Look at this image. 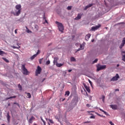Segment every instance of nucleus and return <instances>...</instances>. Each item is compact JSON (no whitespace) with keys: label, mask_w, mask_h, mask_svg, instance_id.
<instances>
[{"label":"nucleus","mask_w":125,"mask_h":125,"mask_svg":"<svg viewBox=\"0 0 125 125\" xmlns=\"http://www.w3.org/2000/svg\"><path fill=\"white\" fill-rule=\"evenodd\" d=\"M56 24H58L59 31L63 33V31H64V26H63V24L58 21H56Z\"/></svg>","instance_id":"nucleus-2"},{"label":"nucleus","mask_w":125,"mask_h":125,"mask_svg":"<svg viewBox=\"0 0 125 125\" xmlns=\"http://www.w3.org/2000/svg\"><path fill=\"white\" fill-rule=\"evenodd\" d=\"M110 106L111 108H112V109H113V110H117V109H118V106L116 105L111 104L110 105Z\"/></svg>","instance_id":"nucleus-12"},{"label":"nucleus","mask_w":125,"mask_h":125,"mask_svg":"<svg viewBox=\"0 0 125 125\" xmlns=\"http://www.w3.org/2000/svg\"><path fill=\"white\" fill-rule=\"evenodd\" d=\"M8 106H10V104H8Z\"/></svg>","instance_id":"nucleus-57"},{"label":"nucleus","mask_w":125,"mask_h":125,"mask_svg":"<svg viewBox=\"0 0 125 125\" xmlns=\"http://www.w3.org/2000/svg\"><path fill=\"white\" fill-rule=\"evenodd\" d=\"M119 89H116L115 90V91H119Z\"/></svg>","instance_id":"nucleus-51"},{"label":"nucleus","mask_w":125,"mask_h":125,"mask_svg":"<svg viewBox=\"0 0 125 125\" xmlns=\"http://www.w3.org/2000/svg\"><path fill=\"white\" fill-rule=\"evenodd\" d=\"M41 72L42 68L40 66H38L37 67V69L36 70L35 76H38V75L41 74Z\"/></svg>","instance_id":"nucleus-4"},{"label":"nucleus","mask_w":125,"mask_h":125,"mask_svg":"<svg viewBox=\"0 0 125 125\" xmlns=\"http://www.w3.org/2000/svg\"><path fill=\"white\" fill-rule=\"evenodd\" d=\"M27 33H32V31H29V30H27Z\"/></svg>","instance_id":"nucleus-52"},{"label":"nucleus","mask_w":125,"mask_h":125,"mask_svg":"<svg viewBox=\"0 0 125 125\" xmlns=\"http://www.w3.org/2000/svg\"><path fill=\"white\" fill-rule=\"evenodd\" d=\"M109 124H110V125H115L114 124V123H113V122H112V121H110V122H109Z\"/></svg>","instance_id":"nucleus-41"},{"label":"nucleus","mask_w":125,"mask_h":125,"mask_svg":"<svg viewBox=\"0 0 125 125\" xmlns=\"http://www.w3.org/2000/svg\"><path fill=\"white\" fill-rule=\"evenodd\" d=\"M67 10H71L72 9V6H68L67 8Z\"/></svg>","instance_id":"nucleus-27"},{"label":"nucleus","mask_w":125,"mask_h":125,"mask_svg":"<svg viewBox=\"0 0 125 125\" xmlns=\"http://www.w3.org/2000/svg\"><path fill=\"white\" fill-rule=\"evenodd\" d=\"M2 59H3V60H4V61L7 63H9V61H8V60H7L6 58H2Z\"/></svg>","instance_id":"nucleus-25"},{"label":"nucleus","mask_w":125,"mask_h":125,"mask_svg":"<svg viewBox=\"0 0 125 125\" xmlns=\"http://www.w3.org/2000/svg\"><path fill=\"white\" fill-rule=\"evenodd\" d=\"M12 47H13V48H17V49H19V48L20 47V46L18 45V47H16L15 46H13Z\"/></svg>","instance_id":"nucleus-29"},{"label":"nucleus","mask_w":125,"mask_h":125,"mask_svg":"<svg viewBox=\"0 0 125 125\" xmlns=\"http://www.w3.org/2000/svg\"><path fill=\"white\" fill-rule=\"evenodd\" d=\"M15 34H17V29L15 30Z\"/></svg>","instance_id":"nucleus-49"},{"label":"nucleus","mask_w":125,"mask_h":125,"mask_svg":"<svg viewBox=\"0 0 125 125\" xmlns=\"http://www.w3.org/2000/svg\"><path fill=\"white\" fill-rule=\"evenodd\" d=\"M58 60V59L57 58H54V60L53 61V63H54V64H56H56H57V63H58L57 61Z\"/></svg>","instance_id":"nucleus-17"},{"label":"nucleus","mask_w":125,"mask_h":125,"mask_svg":"<svg viewBox=\"0 0 125 125\" xmlns=\"http://www.w3.org/2000/svg\"><path fill=\"white\" fill-rule=\"evenodd\" d=\"M68 72H69V73L72 72V69H69L68 70Z\"/></svg>","instance_id":"nucleus-50"},{"label":"nucleus","mask_w":125,"mask_h":125,"mask_svg":"<svg viewBox=\"0 0 125 125\" xmlns=\"http://www.w3.org/2000/svg\"><path fill=\"white\" fill-rule=\"evenodd\" d=\"M84 124H90V121H88L84 123Z\"/></svg>","instance_id":"nucleus-44"},{"label":"nucleus","mask_w":125,"mask_h":125,"mask_svg":"<svg viewBox=\"0 0 125 125\" xmlns=\"http://www.w3.org/2000/svg\"><path fill=\"white\" fill-rule=\"evenodd\" d=\"M35 29H37V30H38L39 29V26L37 25H36L35 26Z\"/></svg>","instance_id":"nucleus-40"},{"label":"nucleus","mask_w":125,"mask_h":125,"mask_svg":"<svg viewBox=\"0 0 125 125\" xmlns=\"http://www.w3.org/2000/svg\"><path fill=\"white\" fill-rule=\"evenodd\" d=\"M27 94V98H31L32 96H31V94L30 93H25Z\"/></svg>","instance_id":"nucleus-22"},{"label":"nucleus","mask_w":125,"mask_h":125,"mask_svg":"<svg viewBox=\"0 0 125 125\" xmlns=\"http://www.w3.org/2000/svg\"><path fill=\"white\" fill-rule=\"evenodd\" d=\"M13 98H16V96H11L9 98H6V100H8V99H12Z\"/></svg>","instance_id":"nucleus-19"},{"label":"nucleus","mask_w":125,"mask_h":125,"mask_svg":"<svg viewBox=\"0 0 125 125\" xmlns=\"http://www.w3.org/2000/svg\"><path fill=\"white\" fill-rule=\"evenodd\" d=\"M40 53H41V51L38 50V52H37V53L35 55H37V56H38V54H40Z\"/></svg>","instance_id":"nucleus-34"},{"label":"nucleus","mask_w":125,"mask_h":125,"mask_svg":"<svg viewBox=\"0 0 125 125\" xmlns=\"http://www.w3.org/2000/svg\"><path fill=\"white\" fill-rule=\"evenodd\" d=\"M10 115H9V112H8L7 113V120L8 121V122L9 123V121H10Z\"/></svg>","instance_id":"nucleus-15"},{"label":"nucleus","mask_w":125,"mask_h":125,"mask_svg":"<svg viewBox=\"0 0 125 125\" xmlns=\"http://www.w3.org/2000/svg\"><path fill=\"white\" fill-rule=\"evenodd\" d=\"M21 69L23 72V75H25V76H27V75H29V71L25 67V64H22Z\"/></svg>","instance_id":"nucleus-3"},{"label":"nucleus","mask_w":125,"mask_h":125,"mask_svg":"<svg viewBox=\"0 0 125 125\" xmlns=\"http://www.w3.org/2000/svg\"><path fill=\"white\" fill-rule=\"evenodd\" d=\"M93 5V4H89L88 5L86 6L84 8V10H86L87 8H89V7H91Z\"/></svg>","instance_id":"nucleus-13"},{"label":"nucleus","mask_w":125,"mask_h":125,"mask_svg":"<svg viewBox=\"0 0 125 125\" xmlns=\"http://www.w3.org/2000/svg\"><path fill=\"white\" fill-rule=\"evenodd\" d=\"M70 94V92L68 91H67L65 92V95H67V96H69V95Z\"/></svg>","instance_id":"nucleus-28"},{"label":"nucleus","mask_w":125,"mask_h":125,"mask_svg":"<svg viewBox=\"0 0 125 125\" xmlns=\"http://www.w3.org/2000/svg\"><path fill=\"white\" fill-rule=\"evenodd\" d=\"M13 104H16V105H18V107H20V105L19 104H18L17 103H14Z\"/></svg>","instance_id":"nucleus-35"},{"label":"nucleus","mask_w":125,"mask_h":125,"mask_svg":"<svg viewBox=\"0 0 125 125\" xmlns=\"http://www.w3.org/2000/svg\"><path fill=\"white\" fill-rule=\"evenodd\" d=\"M120 79V76H119L118 74H116V76L113 77L111 79V82H115V81H118Z\"/></svg>","instance_id":"nucleus-5"},{"label":"nucleus","mask_w":125,"mask_h":125,"mask_svg":"<svg viewBox=\"0 0 125 125\" xmlns=\"http://www.w3.org/2000/svg\"><path fill=\"white\" fill-rule=\"evenodd\" d=\"M90 37H91V35H90V34H88L85 36V39L86 41H88Z\"/></svg>","instance_id":"nucleus-14"},{"label":"nucleus","mask_w":125,"mask_h":125,"mask_svg":"<svg viewBox=\"0 0 125 125\" xmlns=\"http://www.w3.org/2000/svg\"><path fill=\"white\" fill-rule=\"evenodd\" d=\"M41 121H42V122H43V124H45V122L44 121V120H43V119H42V118H41Z\"/></svg>","instance_id":"nucleus-42"},{"label":"nucleus","mask_w":125,"mask_h":125,"mask_svg":"<svg viewBox=\"0 0 125 125\" xmlns=\"http://www.w3.org/2000/svg\"><path fill=\"white\" fill-rule=\"evenodd\" d=\"M48 121H49V122H50V123H51V124H54V123L53 122V121H52V120H51V119H48Z\"/></svg>","instance_id":"nucleus-33"},{"label":"nucleus","mask_w":125,"mask_h":125,"mask_svg":"<svg viewBox=\"0 0 125 125\" xmlns=\"http://www.w3.org/2000/svg\"><path fill=\"white\" fill-rule=\"evenodd\" d=\"M122 53H125V51L122 52Z\"/></svg>","instance_id":"nucleus-58"},{"label":"nucleus","mask_w":125,"mask_h":125,"mask_svg":"<svg viewBox=\"0 0 125 125\" xmlns=\"http://www.w3.org/2000/svg\"><path fill=\"white\" fill-rule=\"evenodd\" d=\"M98 61V59H96L93 62V64H94V63H96Z\"/></svg>","instance_id":"nucleus-31"},{"label":"nucleus","mask_w":125,"mask_h":125,"mask_svg":"<svg viewBox=\"0 0 125 125\" xmlns=\"http://www.w3.org/2000/svg\"><path fill=\"white\" fill-rule=\"evenodd\" d=\"M45 22L47 24H48V22L47 21V20H45Z\"/></svg>","instance_id":"nucleus-46"},{"label":"nucleus","mask_w":125,"mask_h":125,"mask_svg":"<svg viewBox=\"0 0 125 125\" xmlns=\"http://www.w3.org/2000/svg\"><path fill=\"white\" fill-rule=\"evenodd\" d=\"M104 101H105V100L103 99V102H104Z\"/></svg>","instance_id":"nucleus-54"},{"label":"nucleus","mask_w":125,"mask_h":125,"mask_svg":"<svg viewBox=\"0 0 125 125\" xmlns=\"http://www.w3.org/2000/svg\"><path fill=\"white\" fill-rule=\"evenodd\" d=\"M56 65L57 67H62V66H63V63H57Z\"/></svg>","instance_id":"nucleus-21"},{"label":"nucleus","mask_w":125,"mask_h":125,"mask_svg":"<svg viewBox=\"0 0 125 125\" xmlns=\"http://www.w3.org/2000/svg\"><path fill=\"white\" fill-rule=\"evenodd\" d=\"M101 27V24H99L98 25H97L96 26H93L91 27V31H95L96 30H98L99 28Z\"/></svg>","instance_id":"nucleus-6"},{"label":"nucleus","mask_w":125,"mask_h":125,"mask_svg":"<svg viewBox=\"0 0 125 125\" xmlns=\"http://www.w3.org/2000/svg\"><path fill=\"white\" fill-rule=\"evenodd\" d=\"M42 59H40L39 63L42 64Z\"/></svg>","instance_id":"nucleus-38"},{"label":"nucleus","mask_w":125,"mask_h":125,"mask_svg":"<svg viewBox=\"0 0 125 125\" xmlns=\"http://www.w3.org/2000/svg\"><path fill=\"white\" fill-rule=\"evenodd\" d=\"M22 6L21 4H17L15 6V10L14 11H12L11 14H13L15 16H19L21 14V11H22Z\"/></svg>","instance_id":"nucleus-1"},{"label":"nucleus","mask_w":125,"mask_h":125,"mask_svg":"<svg viewBox=\"0 0 125 125\" xmlns=\"http://www.w3.org/2000/svg\"><path fill=\"white\" fill-rule=\"evenodd\" d=\"M82 49H83V45H82V44H80V48H79L77 51H80V50H82Z\"/></svg>","instance_id":"nucleus-23"},{"label":"nucleus","mask_w":125,"mask_h":125,"mask_svg":"<svg viewBox=\"0 0 125 125\" xmlns=\"http://www.w3.org/2000/svg\"><path fill=\"white\" fill-rule=\"evenodd\" d=\"M43 20H46V17H45V15L44 14L43 16Z\"/></svg>","instance_id":"nucleus-36"},{"label":"nucleus","mask_w":125,"mask_h":125,"mask_svg":"<svg viewBox=\"0 0 125 125\" xmlns=\"http://www.w3.org/2000/svg\"><path fill=\"white\" fill-rule=\"evenodd\" d=\"M86 95H88V94H87V92H86Z\"/></svg>","instance_id":"nucleus-59"},{"label":"nucleus","mask_w":125,"mask_h":125,"mask_svg":"<svg viewBox=\"0 0 125 125\" xmlns=\"http://www.w3.org/2000/svg\"><path fill=\"white\" fill-rule=\"evenodd\" d=\"M119 66H120V64H117V67H119Z\"/></svg>","instance_id":"nucleus-55"},{"label":"nucleus","mask_w":125,"mask_h":125,"mask_svg":"<svg viewBox=\"0 0 125 125\" xmlns=\"http://www.w3.org/2000/svg\"><path fill=\"white\" fill-rule=\"evenodd\" d=\"M3 54H5V53L3 51L0 50V55L3 56Z\"/></svg>","instance_id":"nucleus-20"},{"label":"nucleus","mask_w":125,"mask_h":125,"mask_svg":"<svg viewBox=\"0 0 125 125\" xmlns=\"http://www.w3.org/2000/svg\"><path fill=\"white\" fill-rule=\"evenodd\" d=\"M99 110L101 112H103L104 114V115H106V116H108V113L107 112H106V111H104L103 109H102L101 108H99Z\"/></svg>","instance_id":"nucleus-16"},{"label":"nucleus","mask_w":125,"mask_h":125,"mask_svg":"<svg viewBox=\"0 0 125 125\" xmlns=\"http://www.w3.org/2000/svg\"><path fill=\"white\" fill-rule=\"evenodd\" d=\"M84 87H85L86 90L87 91V92L90 93V89H89V87H88L86 84H83Z\"/></svg>","instance_id":"nucleus-9"},{"label":"nucleus","mask_w":125,"mask_h":125,"mask_svg":"<svg viewBox=\"0 0 125 125\" xmlns=\"http://www.w3.org/2000/svg\"><path fill=\"white\" fill-rule=\"evenodd\" d=\"M70 61L71 62H76V59L75 58H74V57H72L70 58Z\"/></svg>","instance_id":"nucleus-18"},{"label":"nucleus","mask_w":125,"mask_h":125,"mask_svg":"<svg viewBox=\"0 0 125 125\" xmlns=\"http://www.w3.org/2000/svg\"><path fill=\"white\" fill-rule=\"evenodd\" d=\"M125 38H123V40L122 41V43L121 44L120 46H119V48H120V49H122V48H123V47L125 46Z\"/></svg>","instance_id":"nucleus-7"},{"label":"nucleus","mask_w":125,"mask_h":125,"mask_svg":"<svg viewBox=\"0 0 125 125\" xmlns=\"http://www.w3.org/2000/svg\"><path fill=\"white\" fill-rule=\"evenodd\" d=\"M45 80V78H44L42 81V83H43V82H44Z\"/></svg>","instance_id":"nucleus-53"},{"label":"nucleus","mask_w":125,"mask_h":125,"mask_svg":"<svg viewBox=\"0 0 125 125\" xmlns=\"http://www.w3.org/2000/svg\"><path fill=\"white\" fill-rule=\"evenodd\" d=\"M90 119H95V116L94 115H92L90 117Z\"/></svg>","instance_id":"nucleus-37"},{"label":"nucleus","mask_w":125,"mask_h":125,"mask_svg":"<svg viewBox=\"0 0 125 125\" xmlns=\"http://www.w3.org/2000/svg\"><path fill=\"white\" fill-rule=\"evenodd\" d=\"M34 120H36V118L34 116L31 117L29 120V124H33V121H34Z\"/></svg>","instance_id":"nucleus-11"},{"label":"nucleus","mask_w":125,"mask_h":125,"mask_svg":"<svg viewBox=\"0 0 125 125\" xmlns=\"http://www.w3.org/2000/svg\"><path fill=\"white\" fill-rule=\"evenodd\" d=\"M75 45H76V46H78V45H80V43H77L76 44H75Z\"/></svg>","instance_id":"nucleus-47"},{"label":"nucleus","mask_w":125,"mask_h":125,"mask_svg":"<svg viewBox=\"0 0 125 125\" xmlns=\"http://www.w3.org/2000/svg\"><path fill=\"white\" fill-rule=\"evenodd\" d=\"M18 86L20 90H22V86H21V85L20 84H19L18 85Z\"/></svg>","instance_id":"nucleus-26"},{"label":"nucleus","mask_w":125,"mask_h":125,"mask_svg":"<svg viewBox=\"0 0 125 125\" xmlns=\"http://www.w3.org/2000/svg\"><path fill=\"white\" fill-rule=\"evenodd\" d=\"M48 119L47 118H46V120L47 121Z\"/></svg>","instance_id":"nucleus-61"},{"label":"nucleus","mask_w":125,"mask_h":125,"mask_svg":"<svg viewBox=\"0 0 125 125\" xmlns=\"http://www.w3.org/2000/svg\"><path fill=\"white\" fill-rule=\"evenodd\" d=\"M106 68V65H102L101 66L98 67L97 70L100 71L101 70H103V69H105Z\"/></svg>","instance_id":"nucleus-8"},{"label":"nucleus","mask_w":125,"mask_h":125,"mask_svg":"<svg viewBox=\"0 0 125 125\" xmlns=\"http://www.w3.org/2000/svg\"><path fill=\"white\" fill-rule=\"evenodd\" d=\"M122 60L125 62V55H123L122 57Z\"/></svg>","instance_id":"nucleus-30"},{"label":"nucleus","mask_w":125,"mask_h":125,"mask_svg":"<svg viewBox=\"0 0 125 125\" xmlns=\"http://www.w3.org/2000/svg\"><path fill=\"white\" fill-rule=\"evenodd\" d=\"M82 16H83V14H78V16L76 18H75V20H79V19H81L82 18Z\"/></svg>","instance_id":"nucleus-10"},{"label":"nucleus","mask_w":125,"mask_h":125,"mask_svg":"<svg viewBox=\"0 0 125 125\" xmlns=\"http://www.w3.org/2000/svg\"><path fill=\"white\" fill-rule=\"evenodd\" d=\"M94 42V40H92V42Z\"/></svg>","instance_id":"nucleus-56"},{"label":"nucleus","mask_w":125,"mask_h":125,"mask_svg":"<svg viewBox=\"0 0 125 125\" xmlns=\"http://www.w3.org/2000/svg\"><path fill=\"white\" fill-rule=\"evenodd\" d=\"M64 100H65V99H62V101H64Z\"/></svg>","instance_id":"nucleus-60"},{"label":"nucleus","mask_w":125,"mask_h":125,"mask_svg":"<svg viewBox=\"0 0 125 125\" xmlns=\"http://www.w3.org/2000/svg\"><path fill=\"white\" fill-rule=\"evenodd\" d=\"M49 64H50V61H47L46 62V65H49Z\"/></svg>","instance_id":"nucleus-32"},{"label":"nucleus","mask_w":125,"mask_h":125,"mask_svg":"<svg viewBox=\"0 0 125 125\" xmlns=\"http://www.w3.org/2000/svg\"><path fill=\"white\" fill-rule=\"evenodd\" d=\"M86 107H88L89 108V107H90V104H86Z\"/></svg>","instance_id":"nucleus-43"},{"label":"nucleus","mask_w":125,"mask_h":125,"mask_svg":"<svg viewBox=\"0 0 125 125\" xmlns=\"http://www.w3.org/2000/svg\"><path fill=\"white\" fill-rule=\"evenodd\" d=\"M102 98H103V99H104L105 100V96L103 95L102 96Z\"/></svg>","instance_id":"nucleus-48"},{"label":"nucleus","mask_w":125,"mask_h":125,"mask_svg":"<svg viewBox=\"0 0 125 125\" xmlns=\"http://www.w3.org/2000/svg\"><path fill=\"white\" fill-rule=\"evenodd\" d=\"M36 57H37V55L35 54V55H33L32 57H31L30 59L31 60H33L35 59V58H36Z\"/></svg>","instance_id":"nucleus-24"},{"label":"nucleus","mask_w":125,"mask_h":125,"mask_svg":"<svg viewBox=\"0 0 125 125\" xmlns=\"http://www.w3.org/2000/svg\"><path fill=\"white\" fill-rule=\"evenodd\" d=\"M98 116H99L100 117H104V116L99 114H97Z\"/></svg>","instance_id":"nucleus-45"},{"label":"nucleus","mask_w":125,"mask_h":125,"mask_svg":"<svg viewBox=\"0 0 125 125\" xmlns=\"http://www.w3.org/2000/svg\"><path fill=\"white\" fill-rule=\"evenodd\" d=\"M89 83H90V85H92V82L90 80H88Z\"/></svg>","instance_id":"nucleus-39"}]
</instances>
